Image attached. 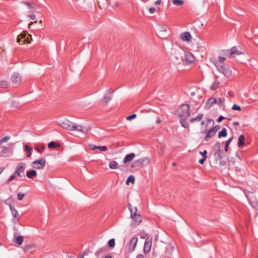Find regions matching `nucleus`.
Wrapping results in <instances>:
<instances>
[{
	"mask_svg": "<svg viewBox=\"0 0 258 258\" xmlns=\"http://www.w3.org/2000/svg\"><path fill=\"white\" fill-rule=\"evenodd\" d=\"M227 136V130L225 128H223L222 131L218 133V138L225 137Z\"/></svg>",
	"mask_w": 258,
	"mask_h": 258,
	"instance_id": "c756f323",
	"label": "nucleus"
},
{
	"mask_svg": "<svg viewBox=\"0 0 258 258\" xmlns=\"http://www.w3.org/2000/svg\"><path fill=\"white\" fill-rule=\"evenodd\" d=\"M172 3L175 6H180L183 5L184 1L183 0H173Z\"/></svg>",
	"mask_w": 258,
	"mask_h": 258,
	"instance_id": "473e14b6",
	"label": "nucleus"
},
{
	"mask_svg": "<svg viewBox=\"0 0 258 258\" xmlns=\"http://www.w3.org/2000/svg\"><path fill=\"white\" fill-rule=\"evenodd\" d=\"M180 39L183 41L188 42L191 39V36L189 32H185L180 34Z\"/></svg>",
	"mask_w": 258,
	"mask_h": 258,
	"instance_id": "dca6fc26",
	"label": "nucleus"
},
{
	"mask_svg": "<svg viewBox=\"0 0 258 258\" xmlns=\"http://www.w3.org/2000/svg\"><path fill=\"white\" fill-rule=\"evenodd\" d=\"M211 128L215 132V133H216L220 128V126L219 125H216Z\"/></svg>",
	"mask_w": 258,
	"mask_h": 258,
	"instance_id": "864d4df0",
	"label": "nucleus"
},
{
	"mask_svg": "<svg viewBox=\"0 0 258 258\" xmlns=\"http://www.w3.org/2000/svg\"><path fill=\"white\" fill-rule=\"evenodd\" d=\"M10 208L13 215V218L12 220L14 224H16L19 219L18 211L12 205H10Z\"/></svg>",
	"mask_w": 258,
	"mask_h": 258,
	"instance_id": "ddd939ff",
	"label": "nucleus"
},
{
	"mask_svg": "<svg viewBox=\"0 0 258 258\" xmlns=\"http://www.w3.org/2000/svg\"><path fill=\"white\" fill-rule=\"evenodd\" d=\"M182 53L181 48L178 47L173 48L170 56L171 61L176 65L179 64Z\"/></svg>",
	"mask_w": 258,
	"mask_h": 258,
	"instance_id": "f257e3e1",
	"label": "nucleus"
},
{
	"mask_svg": "<svg viewBox=\"0 0 258 258\" xmlns=\"http://www.w3.org/2000/svg\"><path fill=\"white\" fill-rule=\"evenodd\" d=\"M60 146V145L58 143H56L55 142H50L49 143H48V148H53V149H55V148H56L57 147H59Z\"/></svg>",
	"mask_w": 258,
	"mask_h": 258,
	"instance_id": "cd10ccee",
	"label": "nucleus"
},
{
	"mask_svg": "<svg viewBox=\"0 0 258 258\" xmlns=\"http://www.w3.org/2000/svg\"><path fill=\"white\" fill-rule=\"evenodd\" d=\"M135 156H136L135 154L133 153H132L129 154H127L126 155H125V156L124 157V158L123 159V163L124 164H125L129 162L132 161L134 159Z\"/></svg>",
	"mask_w": 258,
	"mask_h": 258,
	"instance_id": "6ab92c4d",
	"label": "nucleus"
},
{
	"mask_svg": "<svg viewBox=\"0 0 258 258\" xmlns=\"http://www.w3.org/2000/svg\"><path fill=\"white\" fill-rule=\"evenodd\" d=\"M27 36L30 37L31 40H32V36L30 34H28L27 31H23L22 33L18 36L17 39V42L21 44L23 42L22 39H23V40L25 39Z\"/></svg>",
	"mask_w": 258,
	"mask_h": 258,
	"instance_id": "2eb2a0df",
	"label": "nucleus"
},
{
	"mask_svg": "<svg viewBox=\"0 0 258 258\" xmlns=\"http://www.w3.org/2000/svg\"><path fill=\"white\" fill-rule=\"evenodd\" d=\"M177 115L179 118H187L190 115V105H181L177 111Z\"/></svg>",
	"mask_w": 258,
	"mask_h": 258,
	"instance_id": "f03ea898",
	"label": "nucleus"
},
{
	"mask_svg": "<svg viewBox=\"0 0 258 258\" xmlns=\"http://www.w3.org/2000/svg\"><path fill=\"white\" fill-rule=\"evenodd\" d=\"M233 140V137H231V138H230L226 142V143H225V147H224V150L225 152H227L228 151V148H229V144L231 142V141H232Z\"/></svg>",
	"mask_w": 258,
	"mask_h": 258,
	"instance_id": "f704fd0d",
	"label": "nucleus"
},
{
	"mask_svg": "<svg viewBox=\"0 0 258 258\" xmlns=\"http://www.w3.org/2000/svg\"><path fill=\"white\" fill-rule=\"evenodd\" d=\"M127 207H128V208L129 209L130 211V213H131V211L132 212H135V207L132 208V206L131 205V204H128Z\"/></svg>",
	"mask_w": 258,
	"mask_h": 258,
	"instance_id": "6e6d98bb",
	"label": "nucleus"
},
{
	"mask_svg": "<svg viewBox=\"0 0 258 258\" xmlns=\"http://www.w3.org/2000/svg\"><path fill=\"white\" fill-rule=\"evenodd\" d=\"M245 137L243 135H240L239 137L237 145L239 147H241L244 145Z\"/></svg>",
	"mask_w": 258,
	"mask_h": 258,
	"instance_id": "393cba45",
	"label": "nucleus"
},
{
	"mask_svg": "<svg viewBox=\"0 0 258 258\" xmlns=\"http://www.w3.org/2000/svg\"><path fill=\"white\" fill-rule=\"evenodd\" d=\"M161 3V0H157L155 2V4L156 5H159Z\"/></svg>",
	"mask_w": 258,
	"mask_h": 258,
	"instance_id": "69168bd1",
	"label": "nucleus"
},
{
	"mask_svg": "<svg viewBox=\"0 0 258 258\" xmlns=\"http://www.w3.org/2000/svg\"><path fill=\"white\" fill-rule=\"evenodd\" d=\"M29 17L32 19V20H34L35 19L36 16L34 14H31L29 15Z\"/></svg>",
	"mask_w": 258,
	"mask_h": 258,
	"instance_id": "0e129e2a",
	"label": "nucleus"
},
{
	"mask_svg": "<svg viewBox=\"0 0 258 258\" xmlns=\"http://www.w3.org/2000/svg\"><path fill=\"white\" fill-rule=\"evenodd\" d=\"M9 148L7 147L3 146L2 147V150L0 152V156L2 157H6V153H8Z\"/></svg>",
	"mask_w": 258,
	"mask_h": 258,
	"instance_id": "bb28decb",
	"label": "nucleus"
},
{
	"mask_svg": "<svg viewBox=\"0 0 258 258\" xmlns=\"http://www.w3.org/2000/svg\"><path fill=\"white\" fill-rule=\"evenodd\" d=\"M174 250V247L171 245H169L166 247V253L171 254Z\"/></svg>",
	"mask_w": 258,
	"mask_h": 258,
	"instance_id": "4c0bfd02",
	"label": "nucleus"
},
{
	"mask_svg": "<svg viewBox=\"0 0 258 258\" xmlns=\"http://www.w3.org/2000/svg\"><path fill=\"white\" fill-rule=\"evenodd\" d=\"M227 52H229L228 57L232 58L235 55H241L243 54V52L240 50H239L236 46L232 47L230 49L226 50Z\"/></svg>",
	"mask_w": 258,
	"mask_h": 258,
	"instance_id": "9b49d317",
	"label": "nucleus"
},
{
	"mask_svg": "<svg viewBox=\"0 0 258 258\" xmlns=\"http://www.w3.org/2000/svg\"><path fill=\"white\" fill-rule=\"evenodd\" d=\"M32 40V39L31 40V38H30V37H28V36H27L26 39H24V40H23V42L21 43V44H24L25 43H28V44L30 43Z\"/></svg>",
	"mask_w": 258,
	"mask_h": 258,
	"instance_id": "79ce46f5",
	"label": "nucleus"
},
{
	"mask_svg": "<svg viewBox=\"0 0 258 258\" xmlns=\"http://www.w3.org/2000/svg\"><path fill=\"white\" fill-rule=\"evenodd\" d=\"M73 124L74 123L69 121H66L61 123V126L66 130L73 131Z\"/></svg>",
	"mask_w": 258,
	"mask_h": 258,
	"instance_id": "f3484780",
	"label": "nucleus"
},
{
	"mask_svg": "<svg viewBox=\"0 0 258 258\" xmlns=\"http://www.w3.org/2000/svg\"><path fill=\"white\" fill-rule=\"evenodd\" d=\"M232 109L233 110L240 111L241 110V107L237 104H234L232 107Z\"/></svg>",
	"mask_w": 258,
	"mask_h": 258,
	"instance_id": "37998d69",
	"label": "nucleus"
},
{
	"mask_svg": "<svg viewBox=\"0 0 258 258\" xmlns=\"http://www.w3.org/2000/svg\"><path fill=\"white\" fill-rule=\"evenodd\" d=\"M25 195L24 194L19 193L17 194V199L19 201H21L24 198Z\"/></svg>",
	"mask_w": 258,
	"mask_h": 258,
	"instance_id": "de8ad7c7",
	"label": "nucleus"
},
{
	"mask_svg": "<svg viewBox=\"0 0 258 258\" xmlns=\"http://www.w3.org/2000/svg\"><path fill=\"white\" fill-rule=\"evenodd\" d=\"M44 148H45V147L44 145H43L40 148L35 147V149L36 150H37L40 154H41L43 152Z\"/></svg>",
	"mask_w": 258,
	"mask_h": 258,
	"instance_id": "a18cd8bd",
	"label": "nucleus"
},
{
	"mask_svg": "<svg viewBox=\"0 0 258 258\" xmlns=\"http://www.w3.org/2000/svg\"><path fill=\"white\" fill-rule=\"evenodd\" d=\"M136 116L137 115H136V114H132L131 115H129V116H127L126 119V120H131L136 118Z\"/></svg>",
	"mask_w": 258,
	"mask_h": 258,
	"instance_id": "3c124183",
	"label": "nucleus"
},
{
	"mask_svg": "<svg viewBox=\"0 0 258 258\" xmlns=\"http://www.w3.org/2000/svg\"><path fill=\"white\" fill-rule=\"evenodd\" d=\"M118 163L115 161H111L109 163V167L111 169H115L118 168Z\"/></svg>",
	"mask_w": 258,
	"mask_h": 258,
	"instance_id": "a878e982",
	"label": "nucleus"
},
{
	"mask_svg": "<svg viewBox=\"0 0 258 258\" xmlns=\"http://www.w3.org/2000/svg\"><path fill=\"white\" fill-rule=\"evenodd\" d=\"M135 177L134 175H130L127 179L126 181V184H128L129 182H131L132 183H134L135 182Z\"/></svg>",
	"mask_w": 258,
	"mask_h": 258,
	"instance_id": "e433bc0d",
	"label": "nucleus"
},
{
	"mask_svg": "<svg viewBox=\"0 0 258 258\" xmlns=\"http://www.w3.org/2000/svg\"><path fill=\"white\" fill-rule=\"evenodd\" d=\"M138 241V238L137 237H134L132 238L128 246V252L132 253L135 250Z\"/></svg>",
	"mask_w": 258,
	"mask_h": 258,
	"instance_id": "f8f14e48",
	"label": "nucleus"
},
{
	"mask_svg": "<svg viewBox=\"0 0 258 258\" xmlns=\"http://www.w3.org/2000/svg\"><path fill=\"white\" fill-rule=\"evenodd\" d=\"M8 86V83L7 81H2L0 82V87L3 88H6Z\"/></svg>",
	"mask_w": 258,
	"mask_h": 258,
	"instance_id": "ea45409f",
	"label": "nucleus"
},
{
	"mask_svg": "<svg viewBox=\"0 0 258 258\" xmlns=\"http://www.w3.org/2000/svg\"><path fill=\"white\" fill-rule=\"evenodd\" d=\"M12 81L14 84H19L21 82V77L18 74H15L11 78Z\"/></svg>",
	"mask_w": 258,
	"mask_h": 258,
	"instance_id": "aec40b11",
	"label": "nucleus"
},
{
	"mask_svg": "<svg viewBox=\"0 0 258 258\" xmlns=\"http://www.w3.org/2000/svg\"><path fill=\"white\" fill-rule=\"evenodd\" d=\"M216 98H211L209 99L206 102L205 105V108L206 109H208L210 108L214 104H216Z\"/></svg>",
	"mask_w": 258,
	"mask_h": 258,
	"instance_id": "a211bd4d",
	"label": "nucleus"
},
{
	"mask_svg": "<svg viewBox=\"0 0 258 258\" xmlns=\"http://www.w3.org/2000/svg\"><path fill=\"white\" fill-rule=\"evenodd\" d=\"M213 150L214 152V156L218 160L222 159V151L221 149V144L219 142H217L213 146Z\"/></svg>",
	"mask_w": 258,
	"mask_h": 258,
	"instance_id": "423d86ee",
	"label": "nucleus"
},
{
	"mask_svg": "<svg viewBox=\"0 0 258 258\" xmlns=\"http://www.w3.org/2000/svg\"><path fill=\"white\" fill-rule=\"evenodd\" d=\"M112 93V92H110L108 95L105 94L103 99L102 100L103 104L106 105L108 103V102L111 100Z\"/></svg>",
	"mask_w": 258,
	"mask_h": 258,
	"instance_id": "412c9836",
	"label": "nucleus"
},
{
	"mask_svg": "<svg viewBox=\"0 0 258 258\" xmlns=\"http://www.w3.org/2000/svg\"><path fill=\"white\" fill-rule=\"evenodd\" d=\"M203 117V114H201H201H199L198 115V116L196 118H191L190 119L189 121L191 122H193L195 121H200L202 119Z\"/></svg>",
	"mask_w": 258,
	"mask_h": 258,
	"instance_id": "c85d7f7f",
	"label": "nucleus"
},
{
	"mask_svg": "<svg viewBox=\"0 0 258 258\" xmlns=\"http://www.w3.org/2000/svg\"><path fill=\"white\" fill-rule=\"evenodd\" d=\"M225 118L224 116H223L221 115V116H220L219 117V118L217 119V122H221L223 119H225Z\"/></svg>",
	"mask_w": 258,
	"mask_h": 258,
	"instance_id": "bf43d9fd",
	"label": "nucleus"
},
{
	"mask_svg": "<svg viewBox=\"0 0 258 258\" xmlns=\"http://www.w3.org/2000/svg\"><path fill=\"white\" fill-rule=\"evenodd\" d=\"M218 71L223 74L226 77L229 78L232 74V71L228 68H224L221 65L216 66Z\"/></svg>",
	"mask_w": 258,
	"mask_h": 258,
	"instance_id": "1a4fd4ad",
	"label": "nucleus"
},
{
	"mask_svg": "<svg viewBox=\"0 0 258 258\" xmlns=\"http://www.w3.org/2000/svg\"><path fill=\"white\" fill-rule=\"evenodd\" d=\"M250 205L256 210H258V202L255 201H252L251 199H248Z\"/></svg>",
	"mask_w": 258,
	"mask_h": 258,
	"instance_id": "2f4dec72",
	"label": "nucleus"
},
{
	"mask_svg": "<svg viewBox=\"0 0 258 258\" xmlns=\"http://www.w3.org/2000/svg\"><path fill=\"white\" fill-rule=\"evenodd\" d=\"M180 123L182 127L184 128H187L188 127V123L186 122L185 120L186 118H180Z\"/></svg>",
	"mask_w": 258,
	"mask_h": 258,
	"instance_id": "c9c22d12",
	"label": "nucleus"
},
{
	"mask_svg": "<svg viewBox=\"0 0 258 258\" xmlns=\"http://www.w3.org/2000/svg\"><path fill=\"white\" fill-rule=\"evenodd\" d=\"M97 149H99L101 151H105L107 150V147L105 146H97Z\"/></svg>",
	"mask_w": 258,
	"mask_h": 258,
	"instance_id": "09e8293b",
	"label": "nucleus"
},
{
	"mask_svg": "<svg viewBox=\"0 0 258 258\" xmlns=\"http://www.w3.org/2000/svg\"><path fill=\"white\" fill-rule=\"evenodd\" d=\"M16 175L17 174H15V173L13 175H11L7 180V183H9L10 182L13 180L16 177Z\"/></svg>",
	"mask_w": 258,
	"mask_h": 258,
	"instance_id": "c03bdc74",
	"label": "nucleus"
},
{
	"mask_svg": "<svg viewBox=\"0 0 258 258\" xmlns=\"http://www.w3.org/2000/svg\"><path fill=\"white\" fill-rule=\"evenodd\" d=\"M200 154H201L203 157H205V156H207L206 155L207 154V150H204L203 152H200Z\"/></svg>",
	"mask_w": 258,
	"mask_h": 258,
	"instance_id": "4d7b16f0",
	"label": "nucleus"
},
{
	"mask_svg": "<svg viewBox=\"0 0 258 258\" xmlns=\"http://www.w3.org/2000/svg\"><path fill=\"white\" fill-rule=\"evenodd\" d=\"M216 104L219 106H221L222 104V102L220 98H216Z\"/></svg>",
	"mask_w": 258,
	"mask_h": 258,
	"instance_id": "8fccbe9b",
	"label": "nucleus"
},
{
	"mask_svg": "<svg viewBox=\"0 0 258 258\" xmlns=\"http://www.w3.org/2000/svg\"><path fill=\"white\" fill-rule=\"evenodd\" d=\"M37 175V172L35 170H31L26 172V176L28 178L33 179Z\"/></svg>",
	"mask_w": 258,
	"mask_h": 258,
	"instance_id": "b1692460",
	"label": "nucleus"
},
{
	"mask_svg": "<svg viewBox=\"0 0 258 258\" xmlns=\"http://www.w3.org/2000/svg\"><path fill=\"white\" fill-rule=\"evenodd\" d=\"M136 258H144V256L142 254H139L137 256Z\"/></svg>",
	"mask_w": 258,
	"mask_h": 258,
	"instance_id": "338daca9",
	"label": "nucleus"
},
{
	"mask_svg": "<svg viewBox=\"0 0 258 258\" xmlns=\"http://www.w3.org/2000/svg\"><path fill=\"white\" fill-rule=\"evenodd\" d=\"M10 139V137L8 136H6L4 138H3L0 140V145L2 144L3 143L7 142Z\"/></svg>",
	"mask_w": 258,
	"mask_h": 258,
	"instance_id": "49530a36",
	"label": "nucleus"
},
{
	"mask_svg": "<svg viewBox=\"0 0 258 258\" xmlns=\"http://www.w3.org/2000/svg\"><path fill=\"white\" fill-rule=\"evenodd\" d=\"M25 150L28 153L27 157H30L32 154V148L26 145L25 146Z\"/></svg>",
	"mask_w": 258,
	"mask_h": 258,
	"instance_id": "72a5a7b5",
	"label": "nucleus"
},
{
	"mask_svg": "<svg viewBox=\"0 0 258 258\" xmlns=\"http://www.w3.org/2000/svg\"><path fill=\"white\" fill-rule=\"evenodd\" d=\"M90 130V128L88 126H84L76 123H74L73 124V131H77L86 134Z\"/></svg>",
	"mask_w": 258,
	"mask_h": 258,
	"instance_id": "0eeeda50",
	"label": "nucleus"
},
{
	"mask_svg": "<svg viewBox=\"0 0 258 258\" xmlns=\"http://www.w3.org/2000/svg\"><path fill=\"white\" fill-rule=\"evenodd\" d=\"M26 165L24 163H20L18 164L16 168L15 171V174H17L20 177H22L23 175L22 173L24 172Z\"/></svg>",
	"mask_w": 258,
	"mask_h": 258,
	"instance_id": "9d476101",
	"label": "nucleus"
},
{
	"mask_svg": "<svg viewBox=\"0 0 258 258\" xmlns=\"http://www.w3.org/2000/svg\"><path fill=\"white\" fill-rule=\"evenodd\" d=\"M150 162V158L144 157L136 160L132 165V168H141L148 165Z\"/></svg>",
	"mask_w": 258,
	"mask_h": 258,
	"instance_id": "7ed1b4c3",
	"label": "nucleus"
},
{
	"mask_svg": "<svg viewBox=\"0 0 258 258\" xmlns=\"http://www.w3.org/2000/svg\"><path fill=\"white\" fill-rule=\"evenodd\" d=\"M22 3L25 5L31 11L36 10L38 8L37 5L35 4H31L28 2H22Z\"/></svg>",
	"mask_w": 258,
	"mask_h": 258,
	"instance_id": "4be33fe9",
	"label": "nucleus"
},
{
	"mask_svg": "<svg viewBox=\"0 0 258 258\" xmlns=\"http://www.w3.org/2000/svg\"><path fill=\"white\" fill-rule=\"evenodd\" d=\"M184 60L186 64H193L195 62L196 57L191 52L185 51L184 52Z\"/></svg>",
	"mask_w": 258,
	"mask_h": 258,
	"instance_id": "6e6552de",
	"label": "nucleus"
},
{
	"mask_svg": "<svg viewBox=\"0 0 258 258\" xmlns=\"http://www.w3.org/2000/svg\"><path fill=\"white\" fill-rule=\"evenodd\" d=\"M46 165V160L44 158H40L33 161L31 166L37 169H42Z\"/></svg>",
	"mask_w": 258,
	"mask_h": 258,
	"instance_id": "39448f33",
	"label": "nucleus"
},
{
	"mask_svg": "<svg viewBox=\"0 0 258 258\" xmlns=\"http://www.w3.org/2000/svg\"><path fill=\"white\" fill-rule=\"evenodd\" d=\"M216 134V133H215V132L212 130V129L211 128L210 129H209L207 133V135L205 138V140L206 141H208L210 138H211L215 134Z\"/></svg>",
	"mask_w": 258,
	"mask_h": 258,
	"instance_id": "5701e85b",
	"label": "nucleus"
},
{
	"mask_svg": "<svg viewBox=\"0 0 258 258\" xmlns=\"http://www.w3.org/2000/svg\"><path fill=\"white\" fill-rule=\"evenodd\" d=\"M37 23V21H35L34 22H31L29 24V28H30V26L31 25H32V24H33L34 23Z\"/></svg>",
	"mask_w": 258,
	"mask_h": 258,
	"instance_id": "774afa93",
	"label": "nucleus"
},
{
	"mask_svg": "<svg viewBox=\"0 0 258 258\" xmlns=\"http://www.w3.org/2000/svg\"><path fill=\"white\" fill-rule=\"evenodd\" d=\"M152 246V239L149 238H147L145 241L144 247V251L145 253H148L151 250Z\"/></svg>",
	"mask_w": 258,
	"mask_h": 258,
	"instance_id": "4468645a",
	"label": "nucleus"
},
{
	"mask_svg": "<svg viewBox=\"0 0 258 258\" xmlns=\"http://www.w3.org/2000/svg\"><path fill=\"white\" fill-rule=\"evenodd\" d=\"M207 158V156H205V157H203V158L199 160V162L201 164H203L205 161L206 160Z\"/></svg>",
	"mask_w": 258,
	"mask_h": 258,
	"instance_id": "603ef678",
	"label": "nucleus"
},
{
	"mask_svg": "<svg viewBox=\"0 0 258 258\" xmlns=\"http://www.w3.org/2000/svg\"><path fill=\"white\" fill-rule=\"evenodd\" d=\"M207 122L208 123H212V124H214V121L212 119H209V118L207 119Z\"/></svg>",
	"mask_w": 258,
	"mask_h": 258,
	"instance_id": "e2e57ef3",
	"label": "nucleus"
},
{
	"mask_svg": "<svg viewBox=\"0 0 258 258\" xmlns=\"http://www.w3.org/2000/svg\"><path fill=\"white\" fill-rule=\"evenodd\" d=\"M219 84V83H218L217 81H214L211 86V90H215L216 89H217L218 88Z\"/></svg>",
	"mask_w": 258,
	"mask_h": 258,
	"instance_id": "58836bf2",
	"label": "nucleus"
},
{
	"mask_svg": "<svg viewBox=\"0 0 258 258\" xmlns=\"http://www.w3.org/2000/svg\"><path fill=\"white\" fill-rule=\"evenodd\" d=\"M149 11L151 13V14H153L156 11V9L154 7H152V8H151L150 9H149Z\"/></svg>",
	"mask_w": 258,
	"mask_h": 258,
	"instance_id": "052dcab7",
	"label": "nucleus"
},
{
	"mask_svg": "<svg viewBox=\"0 0 258 258\" xmlns=\"http://www.w3.org/2000/svg\"><path fill=\"white\" fill-rule=\"evenodd\" d=\"M108 246L110 247H113L115 245V240L114 239H111L109 240L108 242Z\"/></svg>",
	"mask_w": 258,
	"mask_h": 258,
	"instance_id": "a19ab883",
	"label": "nucleus"
},
{
	"mask_svg": "<svg viewBox=\"0 0 258 258\" xmlns=\"http://www.w3.org/2000/svg\"><path fill=\"white\" fill-rule=\"evenodd\" d=\"M97 147V146H95L94 145H92V144L89 145L90 149L92 151H95V150H96Z\"/></svg>",
	"mask_w": 258,
	"mask_h": 258,
	"instance_id": "5fc2aeb1",
	"label": "nucleus"
},
{
	"mask_svg": "<svg viewBox=\"0 0 258 258\" xmlns=\"http://www.w3.org/2000/svg\"><path fill=\"white\" fill-rule=\"evenodd\" d=\"M218 58L221 62H223L225 60V58L223 56H219Z\"/></svg>",
	"mask_w": 258,
	"mask_h": 258,
	"instance_id": "680f3d73",
	"label": "nucleus"
},
{
	"mask_svg": "<svg viewBox=\"0 0 258 258\" xmlns=\"http://www.w3.org/2000/svg\"><path fill=\"white\" fill-rule=\"evenodd\" d=\"M24 238L22 236H18L15 240V242L18 245H21L23 242Z\"/></svg>",
	"mask_w": 258,
	"mask_h": 258,
	"instance_id": "7c9ffc66",
	"label": "nucleus"
},
{
	"mask_svg": "<svg viewBox=\"0 0 258 258\" xmlns=\"http://www.w3.org/2000/svg\"><path fill=\"white\" fill-rule=\"evenodd\" d=\"M137 208H135V212L131 211V217L133 220V222L131 224L133 226L139 225L142 221V218L141 216L137 213Z\"/></svg>",
	"mask_w": 258,
	"mask_h": 258,
	"instance_id": "20e7f679",
	"label": "nucleus"
},
{
	"mask_svg": "<svg viewBox=\"0 0 258 258\" xmlns=\"http://www.w3.org/2000/svg\"><path fill=\"white\" fill-rule=\"evenodd\" d=\"M11 201L10 199H8L5 200V203L6 204L10 206V205H12Z\"/></svg>",
	"mask_w": 258,
	"mask_h": 258,
	"instance_id": "13d9d810",
	"label": "nucleus"
}]
</instances>
